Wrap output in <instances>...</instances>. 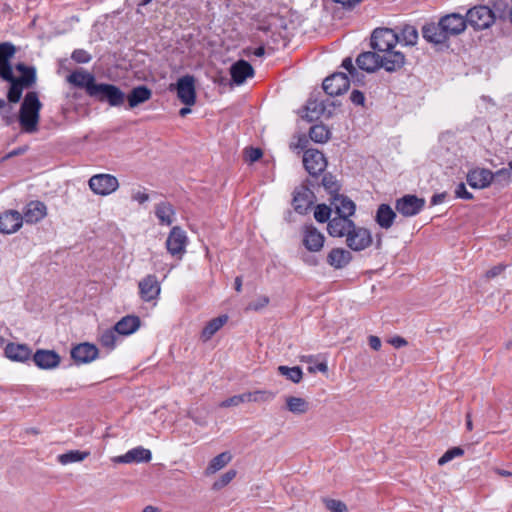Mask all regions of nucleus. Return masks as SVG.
I'll list each match as a JSON object with an SVG mask.
<instances>
[{"mask_svg": "<svg viewBox=\"0 0 512 512\" xmlns=\"http://www.w3.org/2000/svg\"><path fill=\"white\" fill-rule=\"evenodd\" d=\"M404 63L405 56L403 53H390L387 56H382L376 51H368L359 54L356 59L357 66L366 72H374L380 67L388 72H393L400 69Z\"/></svg>", "mask_w": 512, "mask_h": 512, "instance_id": "f257e3e1", "label": "nucleus"}, {"mask_svg": "<svg viewBox=\"0 0 512 512\" xmlns=\"http://www.w3.org/2000/svg\"><path fill=\"white\" fill-rule=\"evenodd\" d=\"M41 107L42 104L36 92H28L25 95L19 111V122L25 132L37 131Z\"/></svg>", "mask_w": 512, "mask_h": 512, "instance_id": "f03ea898", "label": "nucleus"}, {"mask_svg": "<svg viewBox=\"0 0 512 512\" xmlns=\"http://www.w3.org/2000/svg\"><path fill=\"white\" fill-rule=\"evenodd\" d=\"M398 42V32L390 28H377L371 36L372 48L382 56H387L390 53H401L394 50Z\"/></svg>", "mask_w": 512, "mask_h": 512, "instance_id": "7ed1b4c3", "label": "nucleus"}, {"mask_svg": "<svg viewBox=\"0 0 512 512\" xmlns=\"http://www.w3.org/2000/svg\"><path fill=\"white\" fill-rule=\"evenodd\" d=\"M89 96L101 102H108L111 106H121L125 100V94L117 86L105 83H97L92 87Z\"/></svg>", "mask_w": 512, "mask_h": 512, "instance_id": "20e7f679", "label": "nucleus"}, {"mask_svg": "<svg viewBox=\"0 0 512 512\" xmlns=\"http://www.w3.org/2000/svg\"><path fill=\"white\" fill-rule=\"evenodd\" d=\"M466 21L467 25L469 24L475 30H483L495 22V14L488 6L479 5L468 10Z\"/></svg>", "mask_w": 512, "mask_h": 512, "instance_id": "39448f33", "label": "nucleus"}, {"mask_svg": "<svg viewBox=\"0 0 512 512\" xmlns=\"http://www.w3.org/2000/svg\"><path fill=\"white\" fill-rule=\"evenodd\" d=\"M177 92L178 99L186 106H192L196 102L195 78L192 75H185L177 80L175 85H170V90Z\"/></svg>", "mask_w": 512, "mask_h": 512, "instance_id": "423d86ee", "label": "nucleus"}, {"mask_svg": "<svg viewBox=\"0 0 512 512\" xmlns=\"http://www.w3.org/2000/svg\"><path fill=\"white\" fill-rule=\"evenodd\" d=\"M346 245L353 251L359 252L367 249L372 244V235L370 230L364 227L355 226L347 234Z\"/></svg>", "mask_w": 512, "mask_h": 512, "instance_id": "0eeeda50", "label": "nucleus"}, {"mask_svg": "<svg viewBox=\"0 0 512 512\" xmlns=\"http://www.w3.org/2000/svg\"><path fill=\"white\" fill-rule=\"evenodd\" d=\"M89 187L95 194L106 196L118 189L119 182L113 175L97 174L90 178Z\"/></svg>", "mask_w": 512, "mask_h": 512, "instance_id": "6e6552de", "label": "nucleus"}, {"mask_svg": "<svg viewBox=\"0 0 512 512\" xmlns=\"http://www.w3.org/2000/svg\"><path fill=\"white\" fill-rule=\"evenodd\" d=\"M425 206V200L416 195L407 194L395 202V209L404 217H412L422 211Z\"/></svg>", "mask_w": 512, "mask_h": 512, "instance_id": "1a4fd4ad", "label": "nucleus"}, {"mask_svg": "<svg viewBox=\"0 0 512 512\" xmlns=\"http://www.w3.org/2000/svg\"><path fill=\"white\" fill-rule=\"evenodd\" d=\"M187 241L185 231L179 226H174L167 237L166 248L172 256L180 259L186 251Z\"/></svg>", "mask_w": 512, "mask_h": 512, "instance_id": "9d476101", "label": "nucleus"}, {"mask_svg": "<svg viewBox=\"0 0 512 512\" xmlns=\"http://www.w3.org/2000/svg\"><path fill=\"white\" fill-rule=\"evenodd\" d=\"M439 22L447 39L451 36H457L463 33L467 27L466 17L458 13L445 15L439 20Z\"/></svg>", "mask_w": 512, "mask_h": 512, "instance_id": "9b49d317", "label": "nucleus"}, {"mask_svg": "<svg viewBox=\"0 0 512 512\" xmlns=\"http://www.w3.org/2000/svg\"><path fill=\"white\" fill-rule=\"evenodd\" d=\"M303 165L306 171L311 176L315 177L325 170L327 161L322 152L314 149H308L303 155Z\"/></svg>", "mask_w": 512, "mask_h": 512, "instance_id": "f8f14e48", "label": "nucleus"}, {"mask_svg": "<svg viewBox=\"0 0 512 512\" xmlns=\"http://www.w3.org/2000/svg\"><path fill=\"white\" fill-rule=\"evenodd\" d=\"M350 81L346 74L342 72L334 73L323 81V90L330 96H337L346 92Z\"/></svg>", "mask_w": 512, "mask_h": 512, "instance_id": "ddd939ff", "label": "nucleus"}, {"mask_svg": "<svg viewBox=\"0 0 512 512\" xmlns=\"http://www.w3.org/2000/svg\"><path fill=\"white\" fill-rule=\"evenodd\" d=\"M15 53V47L10 43L0 44V77L8 82L18 80L14 77L10 58Z\"/></svg>", "mask_w": 512, "mask_h": 512, "instance_id": "4468645a", "label": "nucleus"}, {"mask_svg": "<svg viewBox=\"0 0 512 512\" xmlns=\"http://www.w3.org/2000/svg\"><path fill=\"white\" fill-rule=\"evenodd\" d=\"M354 226L355 223L350 217L335 216L329 220L327 232L331 237L343 238L347 236Z\"/></svg>", "mask_w": 512, "mask_h": 512, "instance_id": "2eb2a0df", "label": "nucleus"}, {"mask_svg": "<svg viewBox=\"0 0 512 512\" xmlns=\"http://www.w3.org/2000/svg\"><path fill=\"white\" fill-rule=\"evenodd\" d=\"M98 348L90 343H81L71 350L72 359L78 364L90 363L98 356Z\"/></svg>", "mask_w": 512, "mask_h": 512, "instance_id": "dca6fc26", "label": "nucleus"}, {"mask_svg": "<svg viewBox=\"0 0 512 512\" xmlns=\"http://www.w3.org/2000/svg\"><path fill=\"white\" fill-rule=\"evenodd\" d=\"M23 223L22 215L15 210H9L0 214V232L11 234L20 229Z\"/></svg>", "mask_w": 512, "mask_h": 512, "instance_id": "f3484780", "label": "nucleus"}, {"mask_svg": "<svg viewBox=\"0 0 512 512\" xmlns=\"http://www.w3.org/2000/svg\"><path fill=\"white\" fill-rule=\"evenodd\" d=\"M138 286L140 297L146 302L154 300L160 294V285L155 275H147Z\"/></svg>", "mask_w": 512, "mask_h": 512, "instance_id": "a211bd4d", "label": "nucleus"}, {"mask_svg": "<svg viewBox=\"0 0 512 512\" xmlns=\"http://www.w3.org/2000/svg\"><path fill=\"white\" fill-rule=\"evenodd\" d=\"M151 458V451L139 446L129 450L124 455L114 457L112 460L115 463H146L149 462Z\"/></svg>", "mask_w": 512, "mask_h": 512, "instance_id": "6ab92c4d", "label": "nucleus"}, {"mask_svg": "<svg viewBox=\"0 0 512 512\" xmlns=\"http://www.w3.org/2000/svg\"><path fill=\"white\" fill-rule=\"evenodd\" d=\"M325 237L314 226H306L304 229L303 244L307 250L318 252L323 248Z\"/></svg>", "mask_w": 512, "mask_h": 512, "instance_id": "aec40b11", "label": "nucleus"}, {"mask_svg": "<svg viewBox=\"0 0 512 512\" xmlns=\"http://www.w3.org/2000/svg\"><path fill=\"white\" fill-rule=\"evenodd\" d=\"M33 361L40 369H53L60 364V356L53 350L39 349L33 354Z\"/></svg>", "mask_w": 512, "mask_h": 512, "instance_id": "412c9836", "label": "nucleus"}, {"mask_svg": "<svg viewBox=\"0 0 512 512\" xmlns=\"http://www.w3.org/2000/svg\"><path fill=\"white\" fill-rule=\"evenodd\" d=\"M331 206L333 207L336 216L351 217L355 214L356 205L348 197L339 194L329 198Z\"/></svg>", "mask_w": 512, "mask_h": 512, "instance_id": "4be33fe9", "label": "nucleus"}, {"mask_svg": "<svg viewBox=\"0 0 512 512\" xmlns=\"http://www.w3.org/2000/svg\"><path fill=\"white\" fill-rule=\"evenodd\" d=\"M494 179V173L488 169H474L467 174V182L472 188L488 187Z\"/></svg>", "mask_w": 512, "mask_h": 512, "instance_id": "5701e85b", "label": "nucleus"}, {"mask_svg": "<svg viewBox=\"0 0 512 512\" xmlns=\"http://www.w3.org/2000/svg\"><path fill=\"white\" fill-rule=\"evenodd\" d=\"M67 81L79 88H85L88 95L92 91V87H95L97 83L95 82V77L86 71L76 70L67 76Z\"/></svg>", "mask_w": 512, "mask_h": 512, "instance_id": "b1692460", "label": "nucleus"}, {"mask_svg": "<svg viewBox=\"0 0 512 512\" xmlns=\"http://www.w3.org/2000/svg\"><path fill=\"white\" fill-rule=\"evenodd\" d=\"M47 214L46 205L40 201H31L25 207L22 218L29 224H34L42 220Z\"/></svg>", "mask_w": 512, "mask_h": 512, "instance_id": "393cba45", "label": "nucleus"}, {"mask_svg": "<svg viewBox=\"0 0 512 512\" xmlns=\"http://www.w3.org/2000/svg\"><path fill=\"white\" fill-rule=\"evenodd\" d=\"M230 74L233 82L241 85L247 78L253 77L254 69L247 61L239 60L230 67Z\"/></svg>", "mask_w": 512, "mask_h": 512, "instance_id": "a878e982", "label": "nucleus"}, {"mask_svg": "<svg viewBox=\"0 0 512 512\" xmlns=\"http://www.w3.org/2000/svg\"><path fill=\"white\" fill-rule=\"evenodd\" d=\"M313 192L307 187H300L294 191L293 206L296 212L305 213L313 202Z\"/></svg>", "mask_w": 512, "mask_h": 512, "instance_id": "bb28decb", "label": "nucleus"}, {"mask_svg": "<svg viewBox=\"0 0 512 512\" xmlns=\"http://www.w3.org/2000/svg\"><path fill=\"white\" fill-rule=\"evenodd\" d=\"M422 35L426 41L433 44H443L448 40L444 30H442L440 22L437 24L429 23L424 25Z\"/></svg>", "mask_w": 512, "mask_h": 512, "instance_id": "cd10ccee", "label": "nucleus"}, {"mask_svg": "<svg viewBox=\"0 0 512 512\" xmlns=\"http://www.w3.org/2000/svg\"><path fill=\"white\" fill-rule=\"evenodd\" d=\"M5 355L13 360L24 362L32 356V350L26 344L9 343L5 347Z\"/></svg>", "mask_w": 512, "mask_h": 512, "instance_id": "c85d7f7f", "label": "nucleus"}, {"mask_svg": "<svg viewBox=\"0 0 512 512\" xmlns=\"http://www.w3.org/2000/svg\"><path fill=\"white\" fill-rule=\"evenodd\" d=\"M351 260V253L343 248H333L327 255V263L335 269L344 268Z\"/></svg>", "mask_w": 512, "mask_h": 512, "instance_id": "c756f323", "label": "nucleus"}, {"mask_svg": "<svg viewBox=\"0 0 512 512\" xmlns=\"http://www.w3.org/2000/svg\"><path fill=\"white\" fill-rule=\"evenodd\" d=\"M141 321L138 316L127 315L119 320L115 325V331L118 335L127 336L136 332L140 327Z\"/></svg>", "mask_w": 512, "mask_h": 512, "instance_id": "7c9ffc66", "label": "nucleus"}, {"mask_svg": "<svg viewBox=\"0 0 512 512\" xmlns=\"http://www.w3.org/2000/svg\"><path fill=\"white\" fill-rule=\"evenodd\" d=\"M395 211L388 204H380L376 211L375 221L383 229H389L395 218Z\"/></svg>", "mask_w": 512, "mask_h": 512, "instance_id": "2f4dec72", "label": "nucleus"}, {"mask_svg": "<svg viewBox=\"0 0 512 512\" xmlns=\"http://www.w3.org/2000/svg\"><path fill=\"white\" fill-rule=\"evenodd\" d=\"M152 96V91L145 85L133 88L127 96L129 108H135L148 101Z\"/></svg>", "mask_w": 512, "mask_h": 512, "instance_id": "473e14b6", "label": "nucleus"}, {"mask_svg": "<svg viewBox=\"0 0 512 512\" xmlns=\"http://www.w3.org/2000/svg\"><path fill=\"white\" fill-rule=\"evenodd\" d=\"M155 215L161 225H171L174 222L175 210L169 202H161L155 206Z\"/></svg>", "mask_w": 512, "mask_h": 512, "instance_id": "72a5a7b5", "label": "nucleus"}, {"mask_svg": "<svg viewBox=\"0 0 512 512\" xmlns=\"http://www.w3.org/2000/svg\"><path fill=\"white\" fill-rule=\"evenodd\" d=\"M232 460L230 452H222L215 456L206 468V474L211 475L224 468Z\"/></svg>", "mask_w": 512, "mask_h": 512, "instance_id": "f704fd0d", "label": "nucleus"}, {"mask_svg": "<svg viewBox=\"0 0 512 512\" xmlns=\"http://www.w3.org/2000/svg\"><path fill=\"white\" fill-rule=\"evenodd\" d=\"M399 35V42L403 43L407 46H414L417 43L418 40V31L417 29L412 25H404L400 32H398Z\"/></svg>", "mask_w": 512, "mask_h": 512, "instance_id": "c9c22d12", "label": "nucleus"}, {"mask_svg": "<svg viewBox=\"0 0 512 512\" xmlns=\"http://www.w3.org/2000/svg\"><path fill=\"white\" fill-rule=\"evenodd\" d=\"M228 320L226 315H221L210 320L202 330V338L209 340Z\"/></svg>", "mask_w": 512, "mask_h": 512, "instance_id": "e433bc0d", "label": "nucleus"}, {"mask_svg": "<svg viewBox=\"0 0 512 512\" xmlns=\"http://www.w3.org/2000/svg\"><path fill=\"white\" fill-rule=\"evenodd\" d=\"M89 455L90 452L88 451L71 450L58 455L57 460L60 464L67 465L70 463L81 462L85 460Z\"/></svg>", "mask_w": 512, "mask_h": 512, "instance_id": "4c0bfd02", "label": "nucleus"}, {"mask_svg": "<svg viewBox=\"0 0 512 512\" xmlns=\"http://www.w3.org/2000/svg\"><path fill=\"white\" fill-rule=\"evenodd\" d=\"M286 406L294 414H304L309 409V403L304 398L295 396L286 398Z\"/></svg>", "mask_w": 512, "mask_h": 512, "instance_id": "58836bf2", "label": "nucleus"}, {"mask_svg": "<svg viewBox=\"0 0 512 512\" xmlns=\"http://www.w3.org/2000/svg\"><path fill=\"white\" fill-rule=\"evenodd\" d=\"M310 139L317 143H324L330 137V131L323 124H317L310 128L309 130Z\"/></svg>", "mask_w": 512, "mask_h": 512, "instance_id": "ea45409f", "label": "nucleus"}, {"mask_svg": "<svg viewBox=\"0 0 512 512\" xmlns=\"http://www.w3.org/2000/svg\"><path fill=\"white\" fill-rule=\"evenodd\" d=\"M279 374L285 376L287 379L291 380L293 383H299L302 380V370L300 367H288V366H279L277 368Z\"/></svg>", "mask_w": 512, "mask_h": 512, "instance_id": "a19ab883", "label": "nucleus"}, {"mask_svg": "<svg viewBox=\"0 0 512 512\" xmlns=\"http://www.w3.org/2000/svg\"><path fill=\"white\" fill-rule=\"evenodd\" d=\"M17 70L22 73L20 78H17L21 81V84L25 87L31 86L36 80V72L33 67H27L24 64H18Z\"/></svg>", "mask_w": 512, "mask_h": 512, "instance_id": "79ce46f5", "label": "nucleus"}, {"mask_svg": "<svg viewBox=\"0 0 512 512\" xmlns=\"http://www.w3.org/2000/svg\"><path fill=\"white\" fill-rule=\"evenodd\" d=\"M321 184L327 191V193L330 195V197H333L334 195H339L340 184L338 183L335 176H333L332 174H324V176L322 177Z\"/></svg>", "mask_w": 512, "mask_h": 512, "instance_id": "37998d69", "label": "nucleus"}, {"mask_svg": "<svg viewBox=\"0 0 512 512\" xmlns=\"http://www.w3.org/2000/svg\"><path fill=\"white\" fill-rule=\"evenodd\" d=\"M275 398V393L269 390H256L247 392L248 402L264 403L272 401Z\"/></svg>", "mask_w": 512, "mask_h": 512, "instance_id": "c03bdc74", "label": "nucleus"}, {"mask_svg": "<svg viewBox=\"0 0 512 512\" xmlns=\"http://www.w3.org/2000/svg\"><path fill=\"white\" fill-rule=\"evenodd\" d=\"M306 118L309 121L319 118L324 112V105L316 100H309L306 104Z\"/></svg>", "mask_w": 512, "mask_h": 512, "instance_id": "a18cd8bd", "label": "nucleus"}, {"mask_svg": "<svg viewBox=\"0 0 512 512\" xmlns=\"http://www.w3.org/2000/svg\"><path fill=\"white\" fill-rule=\"evenodd\" d=\"M118 333L115 331V327L112 329L104 330L100 335V343L102 346L108 349H114L116 341L118 339Z\"/></svg>", "mask_w": 512, "mask_h": 512, "instance_id": "49530a36", "label": "nucleus"}, {"mask_svg": "<svg viewBox=\"0 0 512 512\" xmlns=\"http://www.w3.org/2000/svg\"><path fill=\"white\" fill-rule=\"evenodd\" d=\"M333 207L326 204H318L314 211V218L319 223L329 222Z\"/></svg>", "mask_w": 512, "mask_h": 512, "instance_id": "de8ad7c7", "label": "nucleus"}, {"mask_svg": "<svg viewBox=\"0 0 512 512\" xmlns=\"http://www.w3.org/2000/svg\"><path fill=\"white\" fill-rule=\"evenodd\" d=\"M10 88L8 90L7 98L10 103H17L22 97L23 86L20 80L10 82Z\"/></svg>", "mask_w": 512, "mask_h": 512, "instance_id": "09e8293b", "label": "nucleus"}, {"mask_svg": "<svg viewBox=\"0 0 512 512\" xmlns=\"http://www.w3.org/2000/svg\"><path fill=\"white\" fill-rule=\"evenodd\" d=\"M236 476V470H229L225 472L217 481L213 484L214 490H220L228 485Z\"/></svg>", "mask_w": 512, "mask_h": 512, "instance_id": "8fccbe9b", "label": "nucleus"}, {"mask_svg": "<svg viewBox=\"0 0 512 512\" xmlns=\"http://www.w3.org/2000/svg\"><path fill=\"white\" fill-rule=\"evenodd\" d=\"M464 454V450L460 447H454L447 450L438 460L439 465H444L454 459L455 457L462 456Z\"/></svg>", "mask_w": 512, "mask_h": 512, "instance_id": "3c124183", "label": "nucleus"}, {"mask_svg": "<svg viewBox=\"0 0 512 512\" xmlns=\"http://www.w3.org/2000/svg\"><path fill=\"white\" fill-rule=\"evenodd\" d=\"M342 67L348 71L349 75L354 81L360 82L364 77V75L353 66L352 59L350 57H347L343 60Z\"/></svg>", "mask_w": 512, "mask_h": 512, "instance_id": "603ef678", "label": "nucleus"}, {"mask_svg": "<svg viewBox=\"0 0 512 512\" xmlns=\"http://www.w3.org/2000/svg\"><path fill=\"white\" fill-rule=\"evenodd\" d=\"M325 507L331 512H348L344 502L335 499H324Z\"/></svg>", "mask_w": 512, "mask_h": 512, "instance_id": "864d4df0", "label": "nucleus"}, {"mask_svg": "<svg viewBox=\"0 0 512 512\" xmlns=\"http://www.w3.org/2000/svg\"><path fill=\"white\" fill-rule=\"evenodd\" d=\"M246 397H247V392L240 394V395H234V396L222 401L220 403V407L226 408V407L238 406L242 403L248 402V399H246Z\"/></svg>", "mask_w": 512, "mask_h": 512, "instance_id": "5fc2aeb1", "label": "nucleus"}, {"mask_svg": "<svg viewBox=\"0 0 512 512\" xmlns=\"http://www.w3.org/2000/svg\"><path fill=\"white\" fill-rule=\"evenodd\" d=\"M71 58L77 63H88L92 59L91 55L84 49L74 50Z\"/></svg>", "mask_w": 512, "mask_h": 512, "instance_id": "6e6d98bb", "label": "nucleus"}, {"mask_svg": "<svg viewBox=\"0 0 512 512\" xmlns=\"http://www.w3.org/2000/svg\"><path fill=\"white\" fill-rule=\"evenodd\" d=\"M263 153L260 148L249 147L245 149V160L254 163L262 157Z\"/></svg>", "mask_w": 512, "mask_h": 512, "instance_id": "4d7b16f0", "label": "nucleus"}, {"mask_svg": "<svg viewBox=\"0 0 512 512\" xmlns=\"http://www.w3.org/2000/svg\"><path fill=\"white\" fill-rule=\"evenodd\" d=\"M269 301L270 300H269L268 296L262 295V296L258 297L255 301L249 303V305L247 306V309L253 310V311H259V310L263 309L264 307H266L269 304Z\"/></svg>", "mask_w": 512, "mask_h": 512, "instance_id": "13d9d810", "label": "nucleus"}, {"mask_svg": "<svg viewBox=\"0 0 512 512\" xmlns=\"http://www.w3.org/2000/svg\"><path fill=\"white\" fill-rule=\"evenodd\" d=\"M507 267H508V265L499 263V264L491 267L489 270H487L484 277L487 280L493 279V278L501 275L506 270Z\"/></svg>", "mask_w": 512, "mask_h": 512, "instance_id": "bf43d9fd", "label": "nucleus"}, {"mask_svg": "<svg viewBox=\"0 0 512 512\" xmlns=\"http://www.w3.org/2000/svg\"><path fill=\"white\" fill-rule=\"evenodd\" d=\"M455 195L457 198H462L466 200H470L473 198L472 193H470L464 183H459L455 189Z\"/></svg>", "mask_w": 512, "mask_h": 512, "instance_id": "052dcab7", "label": "nucleus"}, {"mask_svg": "<svg viewBox=\"0 0 512 512\" xmlns=\"http://www.w3.org/2000/svg\"><path fill=\"white\" fill-rule=\"evenodd\" d=\"M131 198L132 200L137 201L140 204H143L149 200V195L145 192V190H133Z\"/></svg>", "mask_w": 512, "mask_h": 512, "instance_id": "680f3d73", "label": "nucleus"}, {"mask_svg": "<svg viewBox=\"0 0 512 512\" xmlns=\"http://www.w3.org/2000/svg\"><path fill=\"white\" fill-rule=\"evenodd\" d=\"M350 100L355 105L363 106L365 103V96L364 94L359 90H353L350 95Z\"/></svg>", "mask_w": 512, "mask_h": 512, "instance_id": "e2e57ef3", "label": "nucleus"}, {"mask_svg": "<svg viewBox=\"0 0 512 512\" xmlns=\"http://www.w3.org/2000/svg\"><path fill=\"white\" fill-rule=\"evenodd\" d=\"M494 178L503 179L505 181H510L511 180V169L510 168H502V169L498 170L494 174Z\"/></svg>", "mask_w": 512, "mask_h": 512, "instance_id": "0e129e2a", "label": "nucleus"}, {"mask_svg": "<svg viewBox=\"0 0 512 512\" xmlns=\"http://www.w3.org/2000/svg\"><path fill=\"white\" fill-rule=\"evenodd\" d=\"M389 342L395 348H401V347H404V346H406L408 344L407 341L404 338L400 337V336H396V337L391 338Z\"/></svg>", "mask_w": 512, "mask_h": 512, "instance_id": "69168bd1", "label": "nucleus"}, {"mask_svg": "<svg viewBox=\"0 0 512 512\" xmlns=\"http://www.w3.org/2000/svg\"><path fill=\"white\" fill-rule=\"evenodd\" d=\"M369 345L373 350H379L381 348V340L377 336L369 337Z\"/></svg>", "mask_w": 512, "mask_h": 512, "instance_id": "338daca9", "label": "nucleus"}, {"mask_svg": "<svg viewBox=\"0 0 512 512\" xmlns=\"http://www.w3.org/2000/svg\"><path fill=\"white\" fill-rule=\"evenodd\" d=\"M362 0H335V2L341 4L343 7L352 8Z\"/></svg>", "mask_w": 512, "mask_h": 512, "instance_id": "774afa93", "label": "nucleus"}]
</instances>
